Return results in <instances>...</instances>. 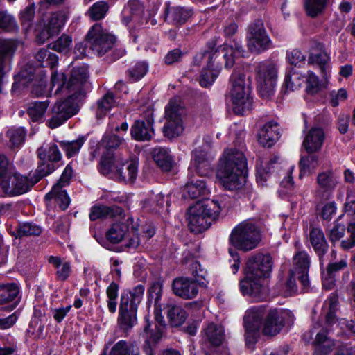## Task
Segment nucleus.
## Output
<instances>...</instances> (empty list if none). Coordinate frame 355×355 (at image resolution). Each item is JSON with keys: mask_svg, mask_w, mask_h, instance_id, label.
<instances>
[{"mask_svg": "<svg viewBox=\"0 0 355 355\" xmlns=\"http://www.w3.org/2000/svg\"><path fill=\"white\" fill-rule=\"evenodd\" d=\"M38 156L41 160H47L56 162L61 159L62 155L55 144H50L47 147H41L37 150Z\"/></svg>", "mask_w": 355, "mask_h": 355, "instance_id": "obj_39", "label": "nucleus"}, {"mask_svg": "<svg viewBox=\"0 0 355 355\" xmlns=\"http://www.w3.org/2000/svg\"><path fill=\"white\" fill-rule=\"evenodd\" d=\"M220 206L218 201H199L189 207L187 211L188 226L190 230L200 233L207 230L218 216Z\"/></svg>", "mask_w": 355, "mask_h": 355, "instance_id": "obj_7", "label": "nucleus"}, {"mask_svg": "<svg viewBox=\"0 0 355 355\" xmlns=\"http://www.w3.org/2000/svg\"><path fill=\"white\" fill-rule=\"evenodd\" d=\"M100 171L119 182L132 183L137 177L138 159L124 162L119 157H103L101 161Z\"/></svg>", "mask_w": 355, "mask_h": 355, "instance_id": "obj_8", "label": "nucleus"}, {"mask_svg": "<svg viewBox=\"0 0 355 355\" xmlns=\"http://www.w3.org/2000/svg\"><path fill=\"white\" fill-rule=\"evenodd\" d=\"M47 160H42L34 173H30L28 176L31 182H34V184L38 182L41 178L51 173L54 170V166L46 162Z\"/></svg>", "mask_w": 355, "mask_h": 355, "instance_id": "obj_43", "label": "nucleus"}, {"mask_svg": "<svg viewBox=\"0 0 355 355\" xmlns=\"http://www.w3.org/2000/svg\"><path fill=\"white\" fill-rule=\"evenodd\" d=\"M173 293L184 299H192L196 297L198 293L197 284L185 277L177 278L173 283Z\"/></svg>", "mask_w": 355, "mask_h": 355, "instance_id": "obj_25", "label": "nucleus"}, {"mask_svg": "<svg viewBox=\"0 0 355 355\" xmlns=\"http://www.w3.org/2000/svg\"><path fill=\"white\" fill-rule=\"evenodd\" d=\"M167 19L174 24H182L191 16L192 10L179 6H169L166 8Z\"/></svg>", "mask_w": 355, "mask_h": 355, "instance_id": "obj_30", "label": "nucleus"}, {"mask_svg": "<svg viewBox=\"0 0 355 355\" xmlns=\"http://www.w3.org/2000/svg\"><path fill=\"white\" fill-rule=\"evenodd\" d=\"M261 239L259 227L254 220H245L235 226L230 236V242L236 249L248 252L256 248Z\"/></svg>", "mask_w": 355, "mask_h": 355, "instance_id": "obj_9", "label": "nucleus"}, {"mask_svg": "<svg viewBox=\"0 0 355 355\" xmlns=\"http://www.w3.org/2000/svg\"><path fill=\"white\" fill-rule=\"evenodd\" d=\"M324 139V133L320 128H312L306 134L303 146L309 153L320 150Z\"/></svg>", "mask_w": 355, "mask_h": 355, "instance_id": "obj_27", "label": "nucleus"}, {"mask_svg": "<svg viewBox=\"0 0 355 355\" xmlns=\"http://www.w3.org/2000/svg\"><path fill=\"white\" fill-rule=\"evenodd\" d=\"M84 141H85L83 138H79L71 141H62L60 142V144L61 148L65 152L66 155L68 157H71L78 153L82 146L83 145Z\"/></svg>", "mask_w": 355, "mask_h": 355, "instance_id": "obj_52", "label": "nucleus"}, {"mask_svg": "<svg viewBox=\"0 0 355 355\" xmlns=\"http://www.w3.org/2000/svg\"><path fill=\"white\" fill-rule=\"evenodd\" d=\"M184 108L178 98L170 100L165 107L166 123L163 127L164 135L169 139L180 136L184 130Z\"/></svg>", "mask_w": 355, "mask_h": 355, "instance_id": "obj_12", "label": "nucleus"}, {"mask_svg": "<svg viewBox=\"0 0 355 355\" xmlns=\"http://www.w3.org/2000/svg\"><path fill=\"white\" fill-rule=\"evenodd\" d=\"M306 84V91L311 95L318 94L324 87L318 76L311 71L307 72Z\"/></svg>", "mask_w": 355, "mask_h": 355, "instance_id": "obj_49", "label": "nucleus"}, {"mask_svg": "<svg viewBox=\"0 0 355 355\" xmlns=\"http://www.w3.org/2000/svg\"><path fill=\"white\" fill-rule=\"evenodd\" d=\"M223 327L214 322L207 324L202 330V340L213 346L220 345L225 337Z\"/></svg>", "mask_w": 355, "mask_h": 355, "instance_id": "obj_26", "label": "nucleus"}, {"mask_svg": "<svg viewBox=\"0 0 355 355\" xmlns=\"http://www.w3.org/2000/svg\"><path fill=\"white\" fill-rule=\"evenodd\" d=\"M327 3V0H304V8L309 16L315 17L324 10Z\"/></svg>", "mask_w": 355, "mask_h": 355, "instance_id": "obj_47", "label": "nucleus"}, {"mask_svg": "<svg viewBox=\"0 0 355 355\" xmlns=\"http://www.w3.org/2000/svg\"><path fill=\"white\" fill-rule=\"evenodd\" d=\"M277 158L274 157L269 162L261 161L257 164L256 179L260 186H264L271 175L272 165L277 162Z\"/></svg>", "mask_w": 355, "mask_h": 355, "instance_id": "obj_35", "label": "nucleus"}, {"mask_svg": "<svg viewBox=\"0 0 355 355\" xmlns=\"http://www.w3.org/2000/svg\"><path fill=\"white\" fill-rule=\"evenodd\" d=\"M36 40L39 44H44L49 38L52 37L54 33L42 23L37 25L35 28Z\"/></svg>", "mask_w": 355, "mask_h": 355, "instance_id": "obj_64", "label": "nucleus"}, {"mask_svg": "<svg viewBox=\"0 0 355 355\" xmlns=\"http://www.w3.org/2000/svg\"><path fill=\"white\" fill-rule=\"evenodd\" d=\"M272 267L273 261L270 254L257 253L250 256L244 267L245 277L240 282L242 294L261 300L267 293L264 282L270 276Z\"/></svg>", "mask_w": 355, "mask_h": 355, "instance_id": "obj_3", "label": "nucleus"}, {"mask_svg": "<svg viewBox=\"0 0 355 355\" xmlns=\"http://www.w3.org/2000/svg\"><path fill=\"white\" fill-rule=\"evenodd\" d=\"M87 40L92 50L97 55H103L112 48L116 38L103 29L101 24H96L89 31Z\"/></svg>", "mask_w": 355, "mask_h": 355, "instance_id": "obj_18", "label": "nucleus"}, {"mask_svg": "<svg viewBox=\"0 0 355 355\" xmlns=\"http://www.w3.org/2000/svg\"><path fill=\"white\" fill-rule=\"evenodd\" d=\"M116 101L112 94L107 93L98 102L96 116L98 119L105 116L107 113L115 105Z\"/></svg>", "mask_w": 355, "mask_h": 355, "instance_id": "obj_41", "label": "nucleus"}, {"mask_svg": "<svg viewBox=\"0 0 355 355\" xmlns=\"http://www.w3.org/2000/svg\"><path fill=\"white\" fill-rule=\"evenodd\" d=\"M35 58L42 67H49L51 69L55 67L58 62V56L46 49H40Z\"/></svg>", "mask_w": 355, "mask_h": 355, "instance_id": "obj_48", "label": "nucleus"}, {"mask_svg": "<svg viewBox=\"0 0 355 355\" xmlns=\"http://www.w3.org/2000/svg\"><path fill=\"white\" fill-rule=\"evenodd\" d=\"M244 53L241 41L234 39L216 49L211 48L209 51L200 55L206 62L200 77V85L207 87L214 83L220 73L222 60H224L225 67L230 69L234 64L236 59L243 57Z\"/></svg>", "mask_w": 355, "mask_h": 355, "instance_id": "obj_2", "label": "nucleus"}, {"mask_svg": "<svg viewBox=\"0 0 355 355\" xmlns=\"http://www.w3.org/2000/svg\"><path fill=\"white\" fill-rule=\"evenodd\" d=\"M128 232V226L121 223H115L106 233V237L112 243H119L125 240V236Z\"/></svg>", "mask_w": 355, "mask_h": 355, "instance_id": "obj_37", "label": "nucleus"}, {"mask_svg": "<svg viewBox=\"0 0 355 355\" xmlns=\"http://www.w3.org/2000/svg\"><path fill=\"white\" fill-rule=\"evenodd\" d=\"M122 140L120 137L116 135L113 132H110V130L107 129L103 137L102 144L108 149L115 148L121 144Z\"/></svg>", "mask_w": 355, "mask_h": 355, "instance_id": "obj_60", "label": "nucleus"}, {"mask_svg": "<svg viewBox=\"0 0 355 355\" xmlns=\"http://www.w3.org/2000/svg\"><path fill=\"white\" fill-rule=\"evenodd\" d=\"M16 28L17 24L14 17L7 12H0V31H12Z\"/></svg>", "mask_w": 355, "mask_h": 355, "instance_id": "obj_59", "label": "nucleus"}, {"mask_svg": "<svg viewBox=\"0 0 355 355\" xmlns=\"http://www.w3.org/2000/svg\"><path fill=\"white\" fill-rule=\"evenodd\" d=\"M319 166V159L317 156L309 155L303 157L299 162V178L302 179L305 176L312 174Z\"/></svg>", "mask_w": 355, "mask_h": 355, "instance_id": "obj_36", "label": "nucleus"}, {"mask_svg": "<svg viewBox=\"0 0 355 355\" xmlns=\"http://www.w3.org/2000/svg\"><path fill=\"white\" fill-rule=\"evenodd\" d=\"M303 82L302 75L292 68L286 73L282 91L288 93L297 90L302 87Z\"/></svg>", "mask_w": 355, "mask_h": 355, "instance_id": "obj_33", "label": "nucleus"}, {"mask_svg": "<svg viewBox=\"0 0 355 355\" xmlns=\"http://www.w3.org/2000/svg\"><path fill=\"white\" fill-rule=\"evenodd\" d=\"M107 10V3L105 1H100L92 5L87 11V14L92 20H100L105 16Z\"/></svg>", "mask_w": 355, "mask_h": 355, "instance_id": "obj_51", "label": "nucleus"}, {"mask_svg": "<svg viewBox=\"0 0 355 355\" xmlns=\"http://www.w3.org/2000/svg\"><path fill=\"white\" fill-rule=\"evenodd\" d=\"M72 43V38L66 35H62L53 44H50L52 49L60 53H67L69 50Z\"/></svg>", "mask_w": 355, "mask_h": 355, "instance_id": "obj_58", "label": "nucleus"}, {"mask_svg": "<svg viewBox=\"0 0 355 355\" xmlns=\"http://www.w3.org/2000/svg\"><path fill=\"white\" fill-rule=\"evenodd\" d=\"M309 240L315 251L319 254H323L327 248L324 235L319 228H313L309 234Z\"/></svg>", "mask_w": 355, "mask_h": 355, "instance_id": "obj_38", "label": "nucleus"}, {"mask_svg": "<svg viewBox=\"0 0 355 355\" xmlns=\"http://www.w3.org/2000/svg\"><path fill=\"white\" fill-rule=\"evenodd\" d=\"M142 14L143 8L140 2L137 0L130 1L122 12V21L128 26L131 22L138 21Z\"/></svg>", "mask_w": 355, "mask_h": 355, "instance_id": "obj_31", "label": "nucleus"}, {"mask_svg": "<svg viewBox=\"0 0 355 355\" xmlns=\"http://www.w3.org/2000/svg\"><path fill=\"white\" fill-rule=\"evenodd\" d=\"M278 78V68L275 63L266 60L259 64L257 69V87L260 94L269 98L275 94Z\"/></svg>", "mask_w": 355, "mask_h": 355, "instance_id": "obj_14", "label": "nucleus"}, {"mask_svg": "<svg viewBox=\"0 0 355 355\" xmlns=\"http://www.w3.org/2000/svg\"><path fill=\"white\" fill-rule=\"evenodd\" d=\"M41 228L38 225L31 223H26L19 225L11 231L10 233L15 237H21L26 236H38L41 233Z\"/></svg>", "mask_w": 355, "mask_h": 355, "instance_id": "obj_42", "label": "nucleus"}, {"mask_svg": "<svg viewBox=\"0 0 355 355\" xmlns=\"http://www.w3.org/2000/svg\"><path fill=\"white\" fill-rule=\"evenodd\" d=\"M14 350V341L11 336L0 337V355H11Z\"/></svg>", "mask_w": 355, "mask_h": 355, "instance_id": "obj_63", "label": "nucleus"}, {"mask_svg": "<svg viewBox=\"0 0 355 355\" xmlns=\"http://www.w3.org/2000/svg\"><path fill=\"white\" fill-rule=\"evenodd\" d=\"M19 293V287L15 282L0 284V304L12 302Z\"/></svg>", "mask_w": 355, "mask_h": 355, "instance_id": "obj_34", "label": "nucleus"}, {"mask_svg": "<svg viewBox=\"0 0 355 355\" xmlns=\"http://www.w3.org/2000/svg\"><path fill=\"white\" fill-rule=\"evenodd\" d=\"M294 322L293 313L288 309H272L266 316L263 333L267 336L278 334L285 324L292 325Z\"/></svg>", "mask_w": 355, "mask_h": 355, "instance_id": "obj_15", "label": "nucleus"}, {"mask_svg": "<svg viewBox=\"0 0 355 355\" xmlns=\"http://www.w3.org/2000/svg\"><path fill=\"white\" fill-rule=\"evenodd\" d=\"M149 300H154L155 303V319L157 322L155 332L148 331L150 324L147 317L145 318L146 325L144 327V332L147 336V343L149 345L156 344L162 338L164 329V317L162 315L159 301L162 295V286L158 283H154L148 290Z\"/></svg>", "mask_w": 355, "mask_h": 355, "instance_id": "obj_13", "label": "nucleus"}, {"mask_svg": "<svg viewBox=\"0 0 355 355\" xmlns=\"http://www.w3.org/2000/svg\"><path fill=\"white\" fill-rule=\"evenodd\" d=\"M34 14L35 8L33 5H29L20 13L21 25L26 31H29L32 27Z\"/></svg>", "mask_w": 355, "mask_h": 355, "instance_id": "obj_56", "label": "nucleus"}, {"mask_svg": "<svg viewBox=\"0 0 355 355\" xmlns=\"http://www.w3.org/2000/svg\"><path fill=\"white\" fill-rule=\"evenodd\" d=\"M148 66L145 62L135 64L129 71L130 78L132 81H137L144 76L148 71Z\"/></svg>", "mask_w": 355, "mask_h": 355, "instance_id": "obj_57", "label": "nucleus"}, {"mask_svg": "<svg viewBox=\"0 0 355 355\" xmlns=\"http://www.w3.org/2000/svg\"><path fill=\"white\" fill-rule=\"evenodd\" d=\"M8 137L12 148L21 146L25 139L26 132L24 128H18L10 129L7 132Z\"/></svg>", "mask_w": 355, "mask_h": 355, "instance_id": "obj_54", "label": "nucleus"}, {"mask_svg": "<svg viewBox=\"0 0 355 355\" xmlns=\"http://www.w3.org/2000/svg\"><path fill=\"white\" fill-rule=\"evenodd\" d=\"M329 330L327 327H322L316 333L313 342L315 355H328L333 349H336L340 341L331 339L328 336Z\"/></svg>", "mask_w": 355, "mask_h": 355, "instance_id": "obj_21", "label": "nucleus"}, {"mask_svg": "<svg viewBox=\"0 0 355 355\" xmlns=\"http://www.w3.org/2000/svg\"><path fill=\"white\" fill-rule=\"evenodd\" d=\"M338 309V297L333 293L324 301L322 306V313L326 317V325L331 326L338 322L336 312Z\"/></svg>", "mask_w": 355, "mask_h": 355, "instance_id": "obj_28", "label": "nucleus"}, {"mask_svg": "<svg viewBox=\"0 0 355 355\" xmlns=\"http://www.w3.org/2000/svg\"><path fill=\"white\" fill-rule=\"evenodd\" d=\"M88 68L87 66L74 67L70 78L67 81L64 73L55 71L51 74V87L54 94H64L67 97L59 100L51 109V117L49 120V126L53 129L60 126L69 118L77 114L78 102L84 96L89 87L88 82Z\"/></svg>", "mask_w": 355, "mask_h": 355, "instance_id": "obj_1", "label": "nucleus"}, {"mask_svg": "<svg viewBox=\"0 0 355 355\" xmlns=\"http://www.w3.org/2000/svg\"><path fill=\"white\" fill-rule=\"evenodd\" d=\"M48 105L49 102L47 101L31 103L28 107V114L33 121H39L43 117Z\"/></svg>", "mask_w": 355, "mask_h": 355, "instance_id": "obj_46", "label": "nucleus"}, {"mask_svg": "<svg viewBox=\"0 0 355 355\" xmlns=\"http://www.w3.org/2000/svg\"><path fill=\"white\" fill-rule=\"evenodd\" d=\"M118 291L119 286L114 282L111 283L106 290L107 307L111 313H114L116 310Z\"/></svg>", "mask_w": 355, "mask_h": 355, "instance_id": "obj_53", "label": "nucleus"}, {"mask_svg": "<svg viewBox=\"0 0 355 355\" xmlns=\"http://www.w3.org/2000/svg\"><path fill=\"white\" fill-rule=\"evenodd\" d=\"M168 318L172 326L178 327L184 323L187 313L182 307L173 306L168 311Z\"/></svg>", "mask_w": 355, "mask_h": 355, "instance_id": "obj_44", "label": "nucleus"}, {"mask_svg": "<svg viewBox=\"0 0 355 355\" xmlns=\"http://www.w3.org/2000/svg\"><path fill=\"white\" fill-rule=\"evenodd\" d=\"M115 213L121 214V209L119 208L116 209V211L114 209H111L107 206H94L91 209V211L89 214V218L92 220H95L99 218H103L105 217H113L115 216Z\"/></svg>", "mask_w": 355, "mask_h": 355, "instance_id": "obj_45", "label": "nucleus"}, {"mask_svg": "<svg viewBox=\"0 0 355 355\" xmlns=\"http://www.w3.org/2000/svg\"><path fill=\"white\" fill-rule=\"evenodd\" d=\"M247 159L241 150L226 149L220 159L216 178L227 190L242 189L246 183Z\"/></svg>", "mask_w": 355, "mask_h": 355, "instance_id": "obj_4", "label": "nucleus"}, {"mask_svg": "<svg viewBox=\"0 0 355 355\" xmlns=\"http://www.w3.org/2000/svg\"><path fill=\"white\" fill-rule=\"evenodd\" d=\"M153 158L157 166L163 171H170L174 161L169 150L164 148L157 147L153 149Z\"/></svg>", "mask_w": 355, "mask_h": 355, "instance_id": "obj_32", "label": "nucleus"}, {"mask_svg": "<svg viewBox=\"0 0 355 355\" xmlns=\"http://www.w3.org/2000/svg\"><path fill=\"white\" fill-rule=\"evenodd\" d=\"M279 125L274 121L264 124L257 133L259 143L267 148L272 146L279 139Z\"/></svg>", "mask_w": 355, "mask_h": 355, "instance_id": "obj_24", "label": "nucleus"}, {"mask_svg": "<svg viewBox=\"0 0 355 355\" xmlns=\"http://www.w3.org/2000/svg\"><path fill=\"white\" fill-rule=\"evenodd\" d=\"M190 271L192 275L194 277L196 282H197L198 284L205 286L208 282L207 271L202 267L199 261H193L192 262L190 267Z\"/></svg>", "mask_w": 355, "mask_h": 355, "instance_id": "obj_50", "label": "nucleus"}, {"mask_svg": "<svg viewBox=\"0 0 355 355\" xmlns=\"http://www.w3.org/2000/svg\"><path fill=\"white\" fill-rule=\"evenodd\" d=\"M211 147L209 144L196 148L193 152L191 164L189 167L188 181L184 186V191L191 198L205 196L209 191L203 180L198 177L209 175L212 173L209 163Z\"/></svg>", "mask_w": 355, "mask_h": 355, "instance_id": "obj_5", "label": "nucleus"}, {"mask_svg": "<svg viewBox=\"0 0 355 355\" xmlns=\"http://www.w3.org/2000/svg\"><path fill=\"white\" fill-rule=\"evenodd\" d=\"M318 188L313 191L315 202H320L327 200L331 191L338 184V179L331 169L320 172L316 178Z\"/></svg>", "mask_w": 355, "mask_h": 355, "instance_id": "obj_20", "label": "nucleus"}, {"mask_svg": "<svg viewBox=\"0 0 355 355\" xmlns=\"http://www.w3.org/2000/svg\"><path fill=\"white\" fill-rule=\"evenodd\" d=\"M73 174L72 168L67 165L64 170L59 181L55 184L51 191L46 194V201L53 199L62 210H65L70 204V198L62 187L68 184Z\"/></svg>", "mask_w": 355, "mask_h": 355, "instance_id": "obj_19", "label": "nucleus"}, {"mask_svg": "<svg viewBox=\"0 0 355 355\" xmlns=\"http://www.w3.org/2000/svg\"><path fill=\"white\" fill-rule=\"evenodd\" d=\"M247 44L251 52L257 53L265 51L271 47V40L261 21H255L249 26L247 33Z\"/></svg>", "mask_w": 355, "mask_h": 355, "instance_id": "obj_17", "label": "nucleus"}, {"mask_svg": "<svg viewBox=\"0 0 355 355\" xmlns=\"http://www.w3.org/2000/svg\"><path fill=\"white\" fill-rule=\"evenodd\" d=\"M48 29H49L54 34L58 33L64 24L63 18L58 13H52L47 17V22H43Z\"/></svg>", "mask_w": 355, "mask_h": 355, "instance_id": "obj_55", "label": "nucleus"}, {"mask_svg": "<svg viewBox=\"0 0 355 355\" xmlns=\"http://www.w3.org/2000/svg\"><path fill=\"white\" fill-rule=\"evenodd\" d=\"M330 57L325 52H320L318 53H311L309 57V64L317 65L320 67V73L327 82L328 78L331 76V67L329 64Z\"/></svg>", "mask_w": 355, "mask_h": 355, "instance_id": "obj_29", "label": "nucleus"}, {"mask_svg": "<svg viewBox=\"0 0 355 355\" xmlns=\"http://www.w3.org/2000/svg\"><path fill=\"white\" fill-rule=\"evenodd\" d=\"M34 185L29 176L18 173L6 156L0 155V196H17L27 193Z\"/></svg>", "mask_w": 355, "mask_h": 355, "instance_id": "obj_6", "label": "nucleus"}, {"mask_svg": "<svg viewBox=\"0 0 355 355\" xmlns=\"http://www.w3.org/2000/svg\"><path fill=\"white\" fill-rule=\"evenodd\" d=\"M153 119L152 113H149L146 120L139 119L131 127V135L137 141L150 140L153 135Z\"/></svg>", "mask_w": 355, "mask_h": 355, "instance_id": "obj_23", "label": "nucleus"}, {"mask_svg": "<svg viewBox=\"0 0 355 355\" xmlns=\"http://www.w3.org/2000/svg\"><path fill=\"white\" fill-rule=\"evenodd\" d=\"M123 241L125 242V245L129 248L135 249L139 245L141 239L134 226L132 227L131 231L128 230L125 236V240Z\"/></svg>", "mask_w": 355, "mask_h": 355, "instance_id": "obj_62", "label": "nucleus"}, {"mask_svg": "<svg viewBox=\"0 0 355 355\" xmlns=\"http://www.w3.org/2000/svg\"><path fill=\"white\" fill-rule=\"evenodd\" d=\"M110 355H138V353L131 351V346L126 341L120 340L113 346Z\"/></svg>", "mask_w": 355, "mask_h": 355, "instance_id": "obj_61", "label": "nucleus"}, {"mask_svg": "<svg viewBox=\"0 0 355 355\" xmlns=\"http://www.w3.org/2000/svg\"><path fill=\"white\" fill-rule=\"evenodd\" d=\"M56 269L58 278L60 280H66L71 272V266L69 262L62 261L59 257H51L49 259Z\"/></svg>", "mask_w": 355, "mask_h": 355, "instance_id": "obj_40", "label": "nucleus"}, {"mask_svg": "<svg viewBox=\"0 0 355 355\" xmlns=\"http://www.w3.org/2000/svg\"><path fill=\"white\" fill-rule=\"evenodd\" d=\"M144 291V286L137 285L121 295L118 322L122 329L128 330L137 323V307L143 299Z\"/></svg>", "mask_w": 355, "mask_h": 355, "instance_id": "obj_10", "label": "nucleus"}, {"mask_svg": "<svg viewBox=\"0 0 355 355\" xmlns=\"http://www.w3.org/2000/svg\"><path fill=\"white\" fill-rule=\"evenodd\" d=\"M309 266L310 259L306 252H298L293 257V266L290 270H294L295 273L297 275L298 279L304 288H307L309 286L308 276Z\"/></svg>", "mask_w": 355, "mask_h": 355, "instance_id": "obj_22", "label": "nucleus"}, {"mask_svg": "<svg viewBox=\"0 0 355 355\" xmlns=\"http://www.w3.org/2000/svg\"><path fill=\"white\" fill-rule=\"evenodd\" d=\"M231 87L230 97L233 105L234 112L240 115L249 111L252 105L250 97V87L245 80V74L234 70L230 76Z\"/></svg>", "mask_w": 355, "mask_h": 355, "instance_id": "obj_11", "label": "nucleus"}, {"mask_svg": "<svg viewBox=\"0 0 355 355\" xmlns=\"http://www.w3.org/2000/svg\"><path fill=\"white\" fill-rule=\"evenodd\" d=\"M265 312V309L262 306H252L245 312L243 322L245 343L248 347L254 345L258 338Z\"/></svg>", "mask_w": 355, "mask_h": 355, "instance_id": "obj_16", "label": "nucleus"}]
</instances>
